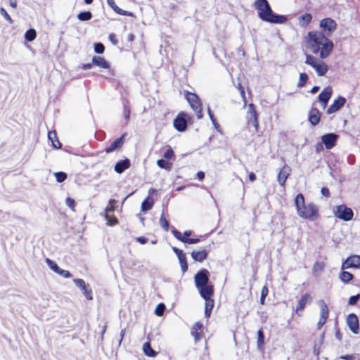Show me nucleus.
<instances>
[{"label":"nucleus","instance_id":"nucleus-46","mask_svg":"<svg viewBox=\"0 0 360 360\" xmlns=\"http://www.w3.org/2000/svg\"><path fill=\"white\" fill-rule=\"evenodd\" d=\"M105 51V46L102 43H96L94 45V51L96 53H103Z\"/></svg>","mask_w":360,"mask_h":360},{"label":"nucleus","instance_id":"nucleus-49","mask_svg":"<svg viewBox=\"0 0 360 360\" xmlns=\"http://www.w3.org/2000/svg\"><path fill=\"white\" fill-rule=\"evenodd\" d=\"M207 112H208L209 117H210L213 125L214 126V127L216 129L219 128V125L218 122H217V120L214 118V115L212 114L210 107L207 108Z\"/></svg>","mask_w":360,"mask_h":360},{"label":"nucleus","instance_id":"nucleus-47","mask_svg":"<svg viewBox=\"0 0 360 360\" xmlns=\"http://www.w3.org/2000/svg\"><path fill=\"white\" fill-rule=\"evenodd\" d=\"M324 269V264L323 262H316L313 266V271L314 272L322 271Z\"/></svg>","mask_w":360,"mask_h":360},{"label":"nucleus","instance_id":"nucleus-4","mask_svg":"<svg viewBox=\"0 0 360 360\" xmlns=\"http://www.w3.org/2000/svg\"><path fill=\"white\" fill-rule=\"evenodd\" d=\"M306 64L312 67L319 76H323L328 72L327 65L321 60L309 54H306Z\"/></svg>","mask_w":360,"mask_h":360},{"label":"nucleus","instance_id":"nucleus-35","mask_svg":"<svg viewBox=\"0 0 360 360\" xmlns=\"http://www.w3.org/2000/svg\"><path fill=\"white\" fill-rule=\"evenodd\" d=\"M163 157L165 160H169L171 161L175 160L174 152L171 147L168 146L166 150L163 153Z\"/></svg>","mask_w":360,"mask_h":360},{"label":"nucleus","instance_id":"nucleus-44","mask_svg":"<svg viewBox=\"0 0 360 360\" xmlns=\"http://www.w3.org/2000/svg\"><path fill=\"white\" fill-rule=\"evenodd\" d=\"M54 175L58 183H62L67 179V174L63 172H56Z\"/></svg>","mask_w":360,"mask_h":360},{"label":"nucleus","instance_id":"nucleus-17","mask_svg":"<svg viewBox=\"0 0 360 360\" xmlns=\"http://www.w3.org/2000/svg\"><path fill=\"white\" fill-rule=\"evenodd\" d=\"M131 167V162L129 159L125 158L123 160L118 161L114 166V170L117 174H122L126 169Z\"/></svg>","mask_w":360,"mask_h":360},{"label":"nucleus","instance_id":"nucleus-16","mask_svg":"<svg viewBox=\"0 0 360 360\" xmlns=\"http://www.w3.org/2000/svg\"><path fill=\"white\" fill-rule=\"evenodd\" d=\"M332 95V89L326 87L319 95V101L323 108H326Z\"/></svg>","mask_w":360,"mask_h":360},{"label":"nucleus","instance_id":"nucleus-54","mask_svg":"<svg viewBox=\"0 0 360 360\" xmlns=\"http://www.w3.org/2000/svg\"><path fill=\"white\" fill-rule=\"evenodd\" d=\"M57 274L60 275V276L65 278H70L72 276L71 274L68 271L63 270L62 269L59 270Z\"/></svg>","mask_w":360,"mask_h":360},{"label":"nucleus","instance_id":"nucleus-21","mask_svg":"<svg viewBox=\"0 0 360 360\" xmlns=\"http://www.w3.org/2000/svg\"><path fill=\"white\" fill-rule=\"evenodd\" d=\"M200 296L203 299L211 298L214 294V287L212 285H205L202 287L197 288Z\"/></svg>","mask_w":360,"mask_h":360},{"label":"nucleus","instance_id":"nucleus-60","mask_svg":"<svg viewBox=\"0 0 360 360\" xmlns=\"http://www.w3.org/2000/svg\"><path fill=\"white\" fill-rule=\"evenodd\" d=\"M321 192V194L326 198H328L330 196L329 190L326 187L322 188Z\"/></svg>","mask_w":360,"mask_h":360},{"label":"nucleus","instance_id":"nucleus-30","mask_svg":"<svg viewBox=\"0 0 360 360\" xmlns=\"http://www.w3.org/2000/svg\"><path fill=\"white\" fill-rule=\"evenodd\" d=\"M319 305L321 309V318L323 319H327L328 317V308L324 300H321L319 301Z\"/></svg>","mask_w":360,"mask_h":360},{"label":"nucleus","instance_id":"nucleus-11","mask_svg":"<svg viewBox=\"0 0 360 360\" xmlns=\"http://www.w3.org/2000/svg\"><path fill=\"white\" fill-rule=\"evenodd\" d=\"M338 135L334 133H329L324 134L321 136L322 143L325 145L326 149L333 148L337 143Z\"/></svg>","mask_w":360,"mask_h":360},{"label":"nucleus","instance_id":"nucleus-25","mask_svg":"<svg viewBox=\"0 0 360 360\" xmlns=\"http://www.w3.org/2000/svg\"><path fill=\"white\" fill-rule=\"evenodd\" d=\"M208 255L207 251L205 250L199 251H193L191 252V257L194 261L202 262L207 259Z\"/></svg>","mask_w":360,"mask_h":360},{"label":"nucleus","instance_id":"nucleus-53","mask_svg":"<svg viewBox=\"0 0 360 360\" xmlns=\"http://www.w3.org/2000/svg\"><path fill=\"white\" fill-rule=\"evenodd\" d=\"M82 292L87 300H92V291L91 289L88 288L87 286L82 290Z\"/></svg>","mask_w":360,"mask_h":360},{"label":"nucleus","instance_id":"nucleus-40","mask_svg":"<svg viewBox=\"0 0 360 360\" xmlns=\"http://www.w3.org/2000/svg\"><path fill=\"white\" fill-rule=\"evenodd\" d=\"M309 77L307 73L302 72L300 74L299 81L297 84V87L302 88L305 86L306 82H307Z\"/></svg>","mask_w":360,"mask_h":360},{"label":"nucleus","instance_id":"nucleus-27","mask_svg":"<svg viewBox=\"0 0 360 360\" xmlns=\"http://www.w3.org/2000/svg\"><path fill=\"white\" fill-rule=\"evenodd\" d=\"M48 138L51 141L52 146L56 149L61 148L62 144L59 141L56 131H50L48 133Z\"/></svg>","mask_w":360,"mask_h":360},{"label":"nucleus","instance_id":"nucleus-20","mask_svg":"<svg viewBox=\"0 0 360 360\" xmlns=\"http://www.w3.org/2000/svg\"><path fill=\"white\" fill-rule=\"evenodd\" d=\"M291 169L289 166L285 165L283 168L280 170L277 179L279 184L282 186H285L286 179L290 175Z\"/></svg>","mask_w":360,"mask_h":360},{"label":"nucleus","instance_id":"nucleus-62","mask_svg":"<svg viewBox=\"0 0 360 360\" xmlns=\"http://www.w3.org/2000/svg\"><path fill=\"white\" fill-rule=\"evenodd\" d=\"M238 89L240 91V95L242 96V97L245 98V90H244V88H243V86H242L241 84H240V83L238 84Z\"/></svg>","mask_w":360,"mask_h":360},{"label":"nucleus","instance_id":"nucleus-24","mask_svg":"<svg viewBox=\"0 0 360 360\" xmlns=\"http://www.w3.org/2000/svg\"><path fill=\"white\" fill-rule=\"evenodd\" d=\"M191 333L195 342L200 341L202 338V325L199 322L195 323L193 326Z\"/></svg>","mask_w":360,"mask_h":360},{"label":"nucleus","instance_id":"nucleus-2","mask_svg":"<svg viewBox=\"0 0 360 360\" xmlns=\"http://www.w3.org/2000/svg\"><path fill=\"white\" fill-rule=\"evenodd\" d=\"M254 6L257 10L259 18L263 21L283 24L288 20L285 15L274 13L267 0H256Z\"/></svg>","mask_w":360,"mask_h":360},{"label":"nucleus","instance_id":"nucleus-19","mask_svg":"<svg viewBox=\"0 0 360 360\" xmlns=\"http://www.w3.org/2000/svg\"><path fill=\"white\" fill-rule=\"evenodd\" d=\"M173 236L179 240L188 244H195L200 241L199 238H188L186 237H183L181 232L176 230L175 228H172L171 230Z\"/></svg>","mask_w":360,"mask_h":360},{"label":"nucleus","instance_id":"nucleus-48","mask_svg":"<svg viewBox=\"0 0 360 360\" xmlns=\"http://www.w3.org/2000/svg\"><path fill=\"white\" fill-rule=\"evenodd\" d=\"M205 301V309L212 310L214 307V300L211 298L204 299Z\"/></svg>","mask_w":360,"mask_h":360},{"label":"nucleus","instance_id":"nucleus-57","mask_svg":"<svg viewBox=\"0 0 360 360\" xmlns=\"http://www.w3.org/2000/svg\"><path fill=\"white\" fill-rule=\"evenodd\" d=\"M124 117L127 120H128L129 119V117H130V108L128 105H125L124 106Z\"/></svg>","mask_w":360,"mask_h":360},{"label":"nucleus","instance_id":"nucleus-7","mask_svg":"<svg viewBox=\"0 0 360 360\" xmlns=\"http://www.w3.org/2000/svg\"><path fill=\"white\" fill-rule=\"evenodd\" d=\"M189 115L184 112H179L176 118L174 120V127L178 131H184L188 125V119H189Z\"/></svg>","mask_w":360,"mask_h":360},{"label":"nucleus","instance_id":"nucleus-12","mask_svg":"<svg viewBox=\"0 0 360 360\" xmlns=\"http://www.w3.org/2000/svg\"><path fill=\"white\" fill-rule=\"evenodd\" d=\"M336 26L337 24L335 21L330 18H324L320 22V27L326 33V34H330L335 30Z\"/></svg>","mask_w":360,"mask_h":360},{"label":"nucleus","instance_id":"nucleus-29","mask_svg":"<svg viewBox=\"0 0 360 360\" xmlns=\"http://www.w3.org/2000/svg\"><path fill=\"white\" fill-rule=\"evenodd\" d=\"M154 205V200L152 197L148 196L141 203V211L146 212L150 210Z\"/></svg>","mask_w":360,"mask_h":360},{"label":"nucleus","instance_id":"nucleus-59","mask_svg":"<svg viewBox=\"0 0 360 360\" xmlns=\"http://www.w3.org/2000/svg\"><path fill=\"white\" fill-rule=\"evenodd\" d=\"M165 305L163 303H159V316H161L164 314L165 311Z\"/></svg>","mask_w":360,"mask_h":360},{"label":"nucleus","instance_id":"nucleus-56","mask_svg":"<svg viewBox=\"0 0 360 360\" xmlns=\"http://www.w3.org/2000/svg\"><path fill=\"white\" fill-rule=\"evenodd\" d=\"M108 38L113 45H117L118 44V40L117 39L115 34L110 33L108 36Z\"/></svg>","mask_w":360,"mask_h":360},{"label":"nucleus","instance_id":"nucleus-39","mask_svg":"<svg viewBox=\"0 0 360 360\" xmlns=\"http://www.w3.org/2000/svg\"><path fill=\"white\" fill-rule=\"evenodd\" d=\"M37 37V32L34 29H29L25 34V39L27 41H32Z\"/></svg>","mask_w":360,"mask_h":360},{"label":"nucleus","instance_id":"nucleus-28","mask_svg":"<svg viewBox=\"0 0 360 360\" xmlns=\"http://www.w3.org/2000/svg\"><path fill=\"white\" fill-rule=\"evenodd\" d=\"M104 218L106 220V224L109 226H114L119 224L118 219L113 213H105Z\"/></svg>","mask_w":360,"mask_h":360},{"label":"nucleus","instance_id":"nucleus-32","mask_svg":"<svg viewBox=\"0 0 360 360\" xmlns=\"http://www.w3.org/2000/svg\"><path fill=\"white\" fill-rule=\"evenodd\" d=\"M143 351L145 354V355L150 356V357H154L155 356L156 352L154 349H152L150 344L147 342H145L143 345Z\"/></svg>","mask_w":360,"mask_h":360},{"label":"nucleus","instance_id":"nucleus-6","mask_svg":"<svg viewBox=\"0 0 360 360\" xmlns=\"http://www.w3.org/2000/svg\"><path fill=\"white\" fill-rule=\"evenodd\" d=\"M186 98L192 109L195 111L198 119H201L203 115L198 96L195 94L187 92Z\"/></svg>","mask_w":360,"mask_h":360},{"label":"nucleus","instance_id":"nucleus-45","mask_svg":"<svg viewBox=\"0 0 360 360\" xmlns=\"http://www.w3.org/2000/svg\"><path fill=\"white\" fill-rule=\"evenodd\" d=\"M268 292H269L268 288L266 286H264L262 289L261 297H260V303L262 304H264V300H265L266 297L268 295Z\"/></svg>","mask_w":360,"mask_h":360},{"label":"nucleus","instance_id":"nucleus-36","mask_svg":"<svg viewBox=\"0 0 360 360\" xmlns=\"http://www.w3.org/2000/svg\"><path fill=\"white\" fill-rule=\"evenodd\" d=\"M117 200L115 199H110L108 201V205L105 208V213H113L116 209Z\"/></svg>","mask_w":360,"mask_h":360},{"label":"nucleus","instance_id":"nucleus-18","mask_svg":"<svg viewBox=\"0 0 360 360\" xmlns=\"http://www.w3.org/2000/svg\"><path fill=\"white\" fill-rule=\"evenodd\" d=\"M311 300H312V297L309 294H308V293L304 294L301 297L300 300L298 301V304L296 307L295 312L297 314L300 315L299 314V312L302 311L304 309L305 306L307 304H310L311 302Z\"/></svg>","mask_w":360,"mask_h":360},{"label":"nucleus","instance_id":"nucleus-22","mask_svg":"<svg viewBox=\"0 0 360 360\" xmlns=\"http://www.w3.org/2000/svg\"><path fill=\"white\" fill-rule=\"evenodd\" d=\"M321 118V112L316 108H312L309 113V121L312 126H316Z\"/></svg>","mask_w":360,"mask_h":360},{"label":"nucleus","instance_id":"nucleus-43","mask_svg":"<svg viewBox=\"0 0 360 360\" xmlns=\"http://www.w3.org/2000/svg\"><path fill=\"white\" fill-rule=\"evenodd\" d=\"M0 13L1 15L7 20L9 24H13V20L11 17L9 15L6 9L3 7L0 8Z\"/></svg>","mask_w":360,"mask_h":360},{"label":"nucleus","instance_id":"nucleus-23","mask_svg":"<svg viewBox=\"0 0 360 360\" xmlns=\"http://www.w3.org/2000/svg\"><path fill=\"white\" fill-rule=\"evenodd\" d=\"M108 5L117 14L124 15V16H134L133 13L124 10H122V8H119L115 0H106Z\"/></svg>","mask_w":360,"mask_h":360},{"label":"nucleus","instance_id":"nucleus-34","mask_svg":"<svg viewBox=\"0 0 360 360\" xmlns=\"http://www.w3.org/2000/svg\"><path fill=\"white\" fill-rule=\"evenodd\" d=\"M339 278L343 283H347L353 278V275L348 271H342L339 274Z\"/></svg>","mask_w":360,"mask_h":360},{"label":"nucleus","instance_id":"nucleus-37","mask_svg":"<svg viewBox=\"0 0 360 360\" xmlns=\"http://www.w3.org/2000/svg\"><path fill=\"white\" fill-rule=\"evenodd\" d=\"M92 16L90 11H83L77 15V18L80 21H88L92 18Z\"/></svg>","mask_w":360,"mask_h":360},{"label":"nucleus","instance_id":"nucleus-52","mask_svg":"<svg viewBox=\"0 0 360 360\" xmlns=\"http://www.w3.org/2000/svg\"><path fill=\"white\" fill-rule=\"evenodd\" d=\"M359 299H360V295L359 294L351 296L349 297V299L348 304L349 305H354V304H356V302L359 301Z\"/></svg>","mask_w":360,"mask_h":360},{"label":"nucleus","instance_id":"nucleus-8","mask_svg":"<svg viewBox=\"0 0 360 360\" xmlns=\"http://www.w3.org/2000/svg\"><path fill=\"white\" fill-rule=\"evenodd\" d=\"M210 272L205 269H202L198 271L195 275L194 281L196 288L202 287L208 284Z\"/></svg>","mask_w":360,"mask_h":360},{"label":"nucleus","instance_id":"nucleus-9","mask_svg":"<svg viewBox=\"0 0 360 360\" xmlns=\"http://www.w3.org/2000/svg\"><path fill=\"white\" fill-rule=\"evenodd\" d=\"M126 134H123L120 137L114 140L108 147L105 148V152L107 154L111 153L115 150H120L125 141Z\"/></svg>","mask_w":360,"mask_h":360},{"label":"nucleus","instance_id":"nucleus-41","mask_svg":"<svg viewBox=\"0 0 360 360\" xmlns=\"http://www.w3.org/2000/svg\"><path fill=\"white\" fill-rule=\"evenodd\" d=\"M178 259L181 265V271L183 273H185L188 270V264L186 255L184 254L181 257H178Z\"/></svg>","mask_w":360,"mask_h":360},{"label":"nucleus","instance_id":"nucleus-31","mask_svg":"<svg viewBox=\"0 0 360 360\" xmlns=\"http://www.w3.org/2000/svg\"><path fill=\"white\" fill-rule=\"evenodd\" d=\"M312 16L309 13H304L299 18V24L301 27H306L311 22Z\"/></svg>","mask_w":360,"mask_h":360},{"label":"nucleus","instance_id":"nucleus-13","mask_svg":"<svg viewBox=\"0 0 360 360\" xmlns=\"http://www.w3.org/2000/svg\"><path fill=\"white\" fill-rule=\"evenodd\" d=\"M347 323L351 331L354 334H358L359 332V320L355 314H349L347 318Z\"/></svg>","mask_w":360,"mask_h":360},{"label":"nucleus","instance_id":"nucleus-1","mask_svg":"<svg viewBox=\"0 0 360 360\" xmlns=\"http://www.w3.org/2000/svg\"><path fill=\"white\" fill-rule=\"evenodd\" d=\"M307 44L314 54L320 52V58H326L333 49V43L321 32H309Z\"/></svg>","mask_w":360,"mask_h":360},{"label":"nucleus","instance_id":"nucleus-38","mask_svg":"<svg viewBox=\"0 0 360 360\" xmlns=\"http://www.w3.org/2000/svg\"><path fill=\"white\" fill-rule=\"evenodd\" d=\"M159 224L164 231H168L169 229V224L167 219L164 215V212L162 213L160 218L159 219Z\"/></svg>","mask_w":360,"mask_h":360},{"label":"nucleus","instance_id":"nucleus-15","mask_svg":"<svg viewBox=\"0 0 360 360\" xmlns=\"http://www.w3.org/2000/svg\"><path fill=\"white\" fill-rule=\"evenodd\" d=\"M346 103V99L343 96H338V98L335 99L333 103L329 106L327 110L328 114H332L339 110Z\"/></svg>","mask_w":360,"mask_h":360},{"label":"nucleus","instance_id":"nucleus-63","mask_svg":"<svg viewBox=\"0 0 360 360\" xmlns=\"http://www.w3.org/2000/svg\"><path fill=\"white\" fill-rule=\"evenodd\" d=\"M327 319H323V318H321L319 319V321L317 323V327L319 329H320L326 323Z\"/></svg>","mask_w":360,"mask_h":360},{"label":"nucleus","instance_id":"nucleus-58","mask_svg":"<svg viewBox=\"0 0 360 360\" xmlns=\"http://www.w3.org/2000/svg\"><path fill=\"white\" fill-rule=\"evenodd\" d=\"M172 250L174 251V252L176 254V255L177 256V257H181V255H183L184 254H185L183 250L176 248V247H173L172 248Z\"/></svg>","mask_w":360,"mask_h":360},{"label":"nucleus","instance_id":"nucleus-5","mask_svg":"<svg viewBox=\"0 0 360 360\" xmlns=\"http://www.w3.org/2000/svg\"><path fill=\"white\" fill-rule=\"evenodd\" d=\"M333 214L335 217L345 221L352 220L354 217L352 210L344 204L335 206L333 208Z\"/></svg>","mask_w":360,"mask_h":360},{"label":"nucleus","instance_id":"nucleus-55","mask_svg":"<svg viewBox=\"0 0 360 360\" xmlns=\"http://www.w3.org/2000/svg\"><path fill=\"white\" fill-rule=\"evenodd\" d=\"M264 334L262 330H259L258 331V338H257V344L259 346L262 345L264 344Z\"/></svg>","mask_w":360,"mask_h":360},{"label":"nucleus","instance_id":"nucleus-26","mask_svg":"<svg viewBox=\"0 0 360 360\" xmlns=\"http://www.w3.org/2000/svg\"><path fill=\"white\" fill-rule=\"evenodd\" d=\"M92 63L94 65L100 67L103 69L110 68V64L103 57L101 56H94L92 58Z\"/></svg>","mask_w":360,"mask_h":360},{"label":"nucleus","instance_id":"nucleus-33","mask_svg":"<svg viewBox=\"0 0 360 360\" xmlns=\"http://www.w3.org/2000/svg\"><path fill=\"white\" fill-rule=\"evenodd\" d=\"M173 162L169 160L160 159L159 160V167L170 171L173 166Z\"/></svg>","mask_w":360,"mask_h":360},{"label":"nucleus","instance_id":"nucleus-61","mask_svg":"<svg viewBox=\"0 0 360 360\" xmlns=\"http://www.w3.org/2000/svg\"><path fill=\"white\" fill-rule=\"evenodd\" d=\"M136 241L139 242L141 244H145L147 243L148 239L143 236H140L136 238Z\"/></svg>","mask_w":360,"mask_h":360},{"label":"nucleus","instance_id":"nucleus-51","mask_svg":"<svg viewBox=\"0 0 360 360\" xmlns=\"http://www.w3.org/2000/svg\"><path fill=\"white\" fill-rule=\"evenodd\" d=\"M66 202V205L72 210V211H75V201L73 198H68L65 200Z\"/></svg>","mask_w":360,"mask_h":360},{"label":"nucleus","instance_id":"nucleus-3","mask_svg":"<svg viewBox=\"0 0 360 360\" xmlns=\"http://www.w3.org/2000/svg\"><path fill=\"white\" fill-rule=\"evenodd\" d=\"M295 203L297 214L301 218L311 221H314L317 218L319 214L317 207L313 203L305 205L304 198L302 193H299L296 195Z\"/></svg>","mask_w":360,"mask_h":360},{"label":"nucleus","instance_id":"nucleus-50","mask_svg":"<svg viewBox=\"0 0 360 360\" xmlns=\"http://www.w3.org/2000/svg\"><path fill=\"white\" fill-rule=\"evenodd\" d=\"M74 283L75 285L79 287L82 290L85 288L86 286L85 281L82 278H76L74 279Z\"/></svg>","mask_w":360,"mask_h":360},{"label":"nucleus","instance_id":"nucleus-42","mask_svg":"<svg viewBox=\"0 0 360 360\" xmlns=\"http://www.w3.org/2000/svg\"><path fill=\"white\" fill-rule=\"evenodd\" d=\"M46 263L49 266V267L56 274H58L60 268L58 266V264L50 259L49 258L46 259Z\"/></svg>","mask_w":360,"mask_h":360},{"label":"nucleus","instance_id":"nucleus-14","mask_svg":"<svg viewBox=\"0 0 360 360\" xmlns=\"http://www.w3.org/2000/svg\"><path fill=\"white\" fill-rule=\"evenodd\" d=\"M360 266V256L353 255L349 257L342 264V269Z\"/></svg>","mask_w":360,"mask_h":360},{"label":"nucleus","instance_id":"nucleus-10","mask_svg":"<svg viewBox=\"0 0 360 360\" xmlns=\"http://www.w3.org/2000/svg\"><path fill=\"white\" fill-rule=\"evenodd\" d=\"M248 123L249 125L253 126L256 130L258 129L257 114L255 106L252 103L248 105Z\"/></svg>","mask_w":360,"mask_h":360},{"label":"nucleus","instance_id":"nucleus-64","mask_svg":"<svg viewBox=\"0 0 360 360\" xmlns=\"http://www.w3.org/2000/svg\"><path fill=\"white\" fill-rule=\"evenodd\" d=\"M340 359L344 360H354V356L352 355H342L340 356Z\"/></svg>","mask_w":360,"mask_h":360}]
</instances>
